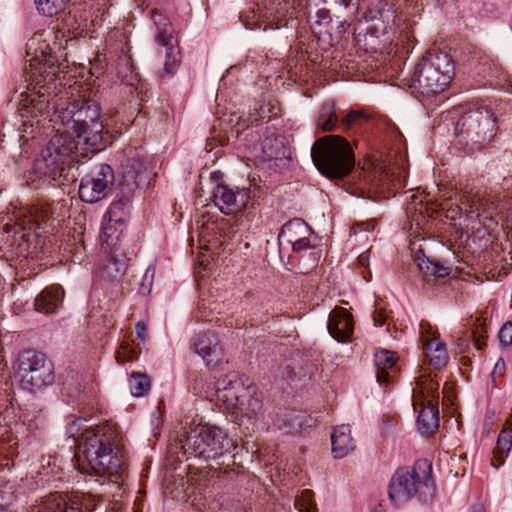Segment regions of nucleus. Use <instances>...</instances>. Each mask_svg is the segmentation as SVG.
I'll use <instances>...</instances> for the list:
<instances>
[{
    "label": "nucleus",
    "mask_w": 512,
    "mask_h": 512,
    "mask_svg": "<svg viewBox=\"0 0 512 512\" xmlns=\"http://www.w3.org/2000/svg\"><path fill=\"white\" fill-rule=\"evenodd\" d=\"M114 182V173L107 164H101L91 175L83 178L79 186V192L90 189L91 192H104Z\"/></svg>",
    "instance_id": "24"
},
{
    "label": "nucleus",
    "mask_w": 512,
    "mask_h": 512,
    "mask_svg": "<svg viewBox=\"0 0 512 512\" xmlns=\"http://www.w3.org/2000/svg\"><path fill=\"white\" fill-rule=\"evenodd\" d=\"M471 336H472L473 344L477 350H481L485 347L486 335H485V330H483L482 327H481V329L480 328L475 329L472 332Z\"/></svg>",
    "instance_id": "48"
},
{
    "label": "nucleus",
    "mask_w": 512,
    "mask_h": 512,
    "mask_svg": "<svg viewBox=\"0 0 512 512\" xmlns=\"http://www.w3.org/2000/svg\"><path fill=\"white\" fill-rule=\"evenodd\" d=\"M332 452L335 458H343L354 450V441L349 425L336 426L331 434Z\"/></svg>",
    "instance_id": "29"
},
{
    "label": "nucleus",
    "mask_w": 512,
    "mask_h": 512,
    "mask_svg": "<svg viewBox=\"0 0 512 512\" xmlns=\"http://www.w3.org/2000/svg\"><path fill=\"white\" fill-rule=\"evenodd\" d=\"M137 359V352L132 347L129 341H123L119 349L116 351V360L118 363L123 364Z\"/></svg>",
    "instance_id": "43"
},
{
    "label": "nucleus",
    "mask_w": 512,
    "mask_h": 512,
    "mask_svg": "<svg viewBox=\"0 0 512 512\" xmlns=\"http://www.w3.org/2000/svg\"><path fill=\"white\" fill-rule=\"evenodd\" d=\"M506 218H507V219H510V220L512 221V214H508V213H507V214H506Z\"/></svg>",
    "instance_id": "63"
},
{
    "label": "nucleus",
    "mask_w": 512,
    "mask_h": 512,
    "mask_svg": "<svg viewBox=\"0 0 512 512\" xmlns=\"http://www.w3.org/2000/svg\"><path fill=\"white\" fill-rule=\"evenodd\" d=\"M496 71H497L496 64L492 60L484 59V61L482 63H480L479 73H483L484 76L486 74H489V75L493 74Z\"/></svg>",
    "instance_id": "51"
},
{
    "label": "nucleus",
    "mask_w": 512,
    "mask_h": 512,
    "mask_svg": "<svg viewBox=\"0 0 512 512\" xmlns=\"http://www.w3.org/2000/svg\"><path fill=\"white\" fill-rule=\"evenodd\" d=\"M311 233L312 230L306 222L300 218H294L282 226L278 240L280 243L285 240L292 245L294 252L300 253L310 248L308 237Z\"/></svg>",
    "instance_id": "17"
},
{
    "label": "nucleus",
    "mask_w": 512,
    "mask_h": 512,
    "mask_svg": "<svg viewBox=\"0 0 512 512\" xmlns=\"http://www.w3.org/2000/svg\"><path fill=\"white\" fill-rule=\"evenodd\" d=\"M308 250V263H299V270L302 274H308L312 269H314L321 258V252L319 250H315L311 246Z\"/></svg>",
    "instance_id": "44"
},
{
    "label": "nucleus",
    "mask_w": 512,
    "mask_h": 512,
    "mask_svg": "<svg viewBox=\"0 0 512 512\" xmlns=\"http://www.w3.org/2000/svg\"><path fill=\"white\" fill-rule=\"evenodd\" d=\"M420 408L417 416V427L421 435L432 436L439 427V411L438 405L432 399L426 406H418Z\"/></svg>",
    "instance_id": "28"
},
{
    "label": "nucleus",
    "mask_w": 512,
    "mask_h": 512,
    "mask_svg": "<svg viewBox=\"0 0 512 512\" xmlns=\"http://www.w3.org/2000/svg\"><path fill=\"white\" fill-rule=\"evenodd\" d=\"M417 387L413 390V407L416 410L418 406H426L428 402L434 400L438 405L439 384L430 379L428 376L422 375L417 379Z\"/></svg>",
    "instance_id": "27"
},
{
    "label": "nucleus",
    "mask_w": 512,
    "mask_h": 512,
    "mask_svg": "<svg viewBox=\"0 0 512 512\" xmlns=\"http://www.w3.org/2000/svg\"><path fill=\"white\" fill-rule=\"evenodd\" d=\"M149 272H150V269H147L146 272H145V275H144V279L145 280L148 278Z\"/></svg>",
    "instance_id": "62"
},
{
    "label": "nucleus",
    "mask_w": 512,
    "mask_h": 512,
    "mask_svg": "<svg viewBox=\"0 0 512 512\" xmlns=\"http://www.w3.org/2000/svg\"><path fill=\"white\" fill-rule=\"evenodd\" d=\"M16 226L19 227V229L15 231V237H18L19 240L26 244L28 249L35 234L30 231L27 232L24 227H20V223H17Z\"/></svg>",
    "instance_id": "49"
},
{
    "label": "nucleus",
    "mask_w": 512,
    "mask_h": 512,
    "mask_svg": "<svg viewBox=\"0 0 512 512\" xmlns=\"http://www.w3.org/2000/svg\"><path fill=\"white\" fill-rule=\"evenodd\" d=\"M284 370H285V372H283V377H285L288 381L294 380V377H295L294 368H292L290 365H286Z\"/></svg>",
    "instance_id": "57"
},
{
    "label": "nucleus",
    "mask_w": 512,
    "mask_h": 512,
    "mask_svg": "<svg viewBox=\"0 0 512 512\" xmlns=\"http://www.w3.org/2000/svg\"><path fill=\"white\" fill-rule=\"evenodd\" d=\"M273 425L279 430H285L292 426L291 418L288 415L278 416L274 421Z\"/></svg>",
    "instance_id": "50"
},
{
    "label": "nucleus",
    "mask_w": 512,
    "mask_h": 512,
    "mask_svg": "<svg viewBox=\"0 0 512 512\" xmlns=\"http://www.w3.org/2000/svg\"><path fill=\"white\" fill-rule=\"evenodd\" d=\"M271 142V139L266 138L262 144L263 153L266 159H272L277 157V153L272 150Z\"/></svg>",
    "instance_id": "52"
},
{
    "label": "nucleus",
    "mask_w": 512,
    "mask_h": 512,
    "mask_svg": "<svg viewBox=\"0 0 512 512\" xmlns=\"http://www.w3.org/2000/svg\"><path fill=\"white\" fill-rule=\"evenodd\" d=\"M386 313L382 309H376L373 313V321L375 326H382L386 321Z\"/></svg>",
    "instance_id": "53"
},
{
    "label": "nucleus",
    "mask_w": 512,
    "mask_h": 512,
    "mask_svg": "<svg viewBox=\"0 0 512 512\" xmlns=\"http://www.w3.org/2000/svg\"><path fill=\"white\" fill-rule=\"evenodd\" d=\"M208 197L204 200V194H200L195 200L196 205L205 206V202L211 200L213 205L224 214H236L240 212L248 203L249 194H206ZM207 205H210L208 203Z\"/></svg>",
    "instance_id": "20"
},
{
    "label": "nucleus",
    "mask_w": 512,
    "mask_h": 512,
    "mask_svg": "<svg viewBox=\"0 0 512 512\" xmlns=\"http://www.w3.org/2000/svg\"><path fill=\"white\" fill-rule=\"evenodd\" d=\"M431 194H412L410 209L414 210V216L412 226L416 225L417 227L421 225L420 221H424L425 215L428 217H434V214L440 213L441 215L444 213L440 211V204L434 201L432 198H429Z\"/></svg>",
    "instance_id": "26"
},
{
    "label": "nucleus",
    "mask_w": 512,
    "mask_h": 512,
    "mask_svg": "<svg viewBox=\"0 0 512 512\" xmlns=\"http://www.w3.org/2000/svg\"><path fill=\"white\" fill-rule=\"evenodd\" d=\"M263 115H254L250 114L249 118H243L242 116L237 117V120L235 124L231 128V132L235 133L236 137L238 138L240 134L249 127L250 123L257 122L260 118H263Z\"/></svg>",
    "instance_id": "45"
},
{
    "label": "nucleus",
    "mask_w": 512,
    "mask_h": 512,
    "mask_svg": "<svg viewBox=\"0 0 512 512\" xmlns=\"http://www.w3.org/2000/svg\"><path fill=\"white\" fill-rule=\"evenodd\" d=\"M151 18L156 26L155 40L158 44L164 46L166 50L164 71L167 74H173L180 63V53L177 48V40L174 37V29L169 19L156 10L151 12Z\"/></svg>",
    "instance_id": "11"
},
{
    "label": "nucleus",
    "mask_w": 512,
    "mask_h": 512,
    "mask_svg": "<svg viewBox=\"0 0 512 512\" xmlns=\"http://www.w3.org/2000/svg\"><path fill=\"white\" fill-rule=\"evenodd\" d=\"M311 158L317 170L327 178H343L355 164L350 144L336 135L318 139L311 147Z\"/></svg>",
    "instance_id": "7"
},
{
    "label": "nucleus",
    "mask_w": 512,
    "mask_h": 512,
    "mask_svg": "<svg viewBox=\"0 0 512 512\" xmlns=\"http://www.w3.org/2000/svg\"><path fill=\"white\" fill-rule=\"evenodd\" d=\"M14 369L21 386L28 391L39 390L54 382L52 362L45 354L33 349L18 355Z\"/></svg>",
    "instance_id": "9"
},
{
    "label": "nucleus",
    "mask_w": 512,
    "mask_h": 512,
    "mask_svg": "<svg viewBox=\"0 0 512 512\" xmlns=\"http://www.w3.org/2000/svg\"><path fill=\"white\" fill-rule=\"evenodd\" d=\"M210 189L215 192H249L252 188L254 189H261L260 179H256L255 176H252L250 178V186L249 188L243 187L242 190L239 189L237 186H232L226 177V175L219 171L215 170L210 172L209 178H208Z\"/></svg>",
    "instance_id": "30"
},
{
    "label": "nucleus",
    "mask_w": 512,
    "mask_h": 512,
    "mask_svg": "<svg viewBox=\"0 0 512 512\" xmlns=\"http://www.w3.org/2000/svg\"><path fill=\"white\" fill-rule=\"evenodd\" d=\"M147 335V327L143 322H138L136 324V336L137 339L144 341Z\"/></svg>",
    "instance_id": "54"
},
{
    "label": "nucleus",
    "mask_w": 512,
    "mask_h": 512,
    "mask_svg": "<svg viewBox=\"0 0 512 512\" xmlns=\"http://www.w3.org/2000/svg\"><path fill=\"white\" fill-rule=\"evenodd\" d=\"M79 197L82 201L87 203H95L101 199L99 194H79Z\"/></svg>",
    "instance_id": "56"
},
{
    "label": "nucleus",
    "mask_w": 512,
    "mask_h": 512,
    "mask_svg": "<svg viewBox=\"0 0 512 512\" xmlns=\"http://www.w3.org/2000/svg\"><path fill=\"white\" fill-rule=\"evenodd\" d=\"M404 157L400 156L399 160L395 164L387 162V160H375L370 163L371 166V177L373 182L382 189L389 191L402 189L406 185L405 176L402 175V171L396 168V164L400 161L404 163Z\"/></svg>",
    "instance_id": "16"
},
{
    "label": "nucleus",
    "mask_w": 512,
    "mask_h": 512,
    "mask_svg": "<svg viewBox=\"0 0 512 512\" xmlns=\"http://www.w3.org/2000/svg\"><path fill=\"white\" fill-rule=\"evenodd\" d=\"M459 346H467V343H466V340L465 339H462V338H459Z\"/></svg>",
    "instance_id": "60"
},
{
    "label": "nucleus",
    "mask_w": 512,
    "mask_h": 512,
    "mask_svg": "<svg viewBox=\"0 0 512 512\" xmlns=\"http://www.w3.org/2000/svg\"><path fill=\"white\" fill-rule=\"evenodd\" d=\"M123 227L114 222H110L108 219L103 218L100 242L101 248L104 252L108 250H116V247H122L121 236L123 234Z\"/></svg>",
    "instance_id": "31"
},
{
    "label": "nucleus",
    "mask_w": 512,
    "mask_h": 512,
    "mask_svg": "<svg viewBox=\"0 0 512 512\" xmlns=\"http://www.w3.org/2000/svg\"><path fill=\"white\" fill-rule=\"evenodd\" d=\"M64 290L54 284L46 287L35 299V309L43 314L55 313L62 305Z\"/></svg>",
    "instance_id": "25"
},
{
    "label": "nucleus",
    "mask_w": 512,
    "mask_h": 512,
    "mask_svg": "<svg viewBox=\"0 0 512 512\" xmlns=\"http://www.w3.org/2000/svg\"><path fill=\"white\" fill-rule=\"evenodd\" d=\"M129 386L134 396H143L150 389V379L146 374L133 372L129 379Z\"/></svg>",
    "instance_id": "40"
},
{
    "label": "nucleus",
    "mask_w": 512,
    "mask_h": 512,
    "mask_svg": "<svg viewBox=\"0 0 512 512\" xmlns=\"http://www.w3.org/2000/svg\"><path fill=\"white\" fill-rule=\"evenodd\" d=\"M301 2L302 0H277V5L266 7L265 12L259 14L255 22L253 20L256 18V13L253 11V17L247 16L243 19L244 25L250 30L261 28V23H266L264 30L278 28L282 18L287 15L292 17L293 11L301 5Z\"/></svg>",
    "instance_id": "14"
},
{
    "label": "nucleus",
    "mask_w": 512,
    "mask_h": 512,
    "mask_svg": "<svg viewBox=\"0 0 512 512\" xmlns=\"http://www.w3.org/2000/svg\"><path fill=\"white\" fill-rule=\"evenodd\" d=\"M366 115L364 112L359 110H351L341 119V127L343 130H348L353 128L356 123L360 120L366 119Z\"/></svg>",
    "instance_id": "46"
},
{
    "label": "nucleus",
    "mask_w": 512,
    "mask_h": 512,
    "mask_svg": "<svg viewBox=\"0 0 512 512\" xmlns=\"http://www.w3.org/2000/svg\"><path fill=\"white\" fill-rule=\"evenodd\" d=\"M192 348L207 365H216L222 360L223 349L213 332H203L196 336Z\"/></svg>",
    "instance_id": "19"
},
{
    "label": "nucleus",
    "mask_w": 512,
    "mask_h": 512,
    "mask_svg": "<svg viewBox=\"0 0 512 512\" xmlns=\"http://www.w3.org/2000/svg\"><path fill=\"white\" fill-rule=\"evenodd\" d=\"M93 501L80 493L50 494L40 504L35 505L31 512H91Z\"/></svg>",
    "instance_id": "12"
},
{
    "label": "nucleus",
    "mask_w": 512,
    "mask_h": 512,
    "mask_svg": "<svg viewBox=\"0 0 512 512\" xmlns=\"http://www.w3.org/2000/svg\"><path fill=\"white\" fill-rule=\"evenodd\" d=\"M150 286H151V282H149L148 285H145L144 283H141V287H140L139 291L142 294L149 293L150 292Z\"/></svg>",
    "instance_id": "59"
},
{
    "label": "nucleus",
    "mask_w": 512,
    "mask_h": 512,
    "mask_svg": "<svg viewBox=\"0 0 512 512\" xmlns=\"http://www.w3.org/2000/svg\"><path fill=\"white\" fill-rule=\"evenodd\" d=\"M69 0H35L39 12L46 16L56 15L64 9Z\"/></svg>",
    "instance_id": "42"
},
{
    "label": "nucleus",
    "mask_w": 512,
    "mask_h": 512,
    "mask_svg": "<svg viewBox=\"0 0 512 512\" xmlns=\"http://www.w3.org/2000/svg\"><path fill=\"white\" fill-rule=\"evenodd\" d=\"M153 173L147 168L137 171L135 173H128L125 176V180L128 185V189L131 192L135 191H147L152 188Z\"/></svg>",
    "instance_id": "37"
},
{
    "label": "nucleus",
    "mask_w": 512,
    "mask_h": 512,
    "mask_svg": "<svg viewBox=\"0 0 512 512\" xmlns=\"http://www.w3.org/2000/svg\"><path fill=\"white\" fill-rule=\"evenodd\" d=\"M128 52V49L122 50L121 54L118 56L116 72L122 82L128 85H134V83L138 81V73L133 65L131 55Z\"/></svg>",
    "instance_id": "35"
},
{
    "label": "nucleus",
    "mask_w": 512,
    "mask_h": 512,
    "mask_svg": "<svg viewBox=\"0 0 512 512\" xmlns=\"http://www.w3.org/2000/svg\"><path fill=\"white\" fill-rule=\"evenodd\" d=\"M82 100H74L55 120L67 132L71 133L82 142L83 155L97 153L103 150L110 142L109 136L104 132V125L100 121L99 106L93 99H86L85 91H82Z\"/></svg>",
    "instance_id": "5"
},
{
    "label": "nucleus",
    "mask_w": 512,
    "mask_h": 512,
    "mask_svg": "<svg viewBox=\"0 0 512 512\" xmlns=\"http://www.w3.org/2000/svg\"><path fill=\"white\" fill-rule=\"evenodd\" d=\"M372 512H380V510H378V509H374Z\"/></svg>",
    "instance_id": "64"
},
{
    "label": "nucleus",
    "mask_w": 512,
    "mask_h": 512,
    "mask_svg": "<svg viewBox=\"0 0 512 512\" xmlns=\"http://www.w3.org/2000/svg\"><path fill=\"white\" fill-rule=\"evenodd\" d=\"M419 190V187H416V188H410L407 192H418Z\"/></svg>",
    "instance_id": "61"
},
{
    "label": "nucleus",
    "mask_w": 512,
    "mask_h": 512,
    "mask_svg": "<svg viewBox=\"0 0 512 512\" xmlns=\"http://www.w3.org/2000/svg\"><path fill=\"white\" fill-rule=\"evenodd\" d=\"M247 387L236 375H227L217 383L216 397L228 409L236 408L239 401L245 398Z\"/></svg>",
    "instance_id": "18"
},
{
    "label": "nucleus",
    "mask_w": 512,
    "mask_h": 512,
    "mask_svg": "<svg viewBox=\"0 0 512 512\" xmlns=\"http://www.w3.org/2000/svg\"><path fill=\"white\" fill-rule=\"evenodd\" d=\"M236 409L248 418H257L263 412V402L256 391H251L249 387H247L245 398L241 397Z\"/></svg>",
    "instance_id": "34"
},
{
    "label": "nucleus",
    "mask_w": 512,
    "mask_h": 512,
    "mask_svg": "<svg viewBox=\"0 0 512 512\" xmlns=\"http://www.w3.org/2000/svg\"><path fill=\"white\" fill-rule=\"evenodd\" d=\"M180 449L186 459L203 458L206 462L214 461L217 468L214 475L220 477L234 465L236 444L221 428L209 423L199 424L186 432L179 440Z\"/></svg>",
    "instance_id": "4"
},
{
    "label": "nucleus",
    "mask_w": 512,
    "mask_h": 512,
    "mask_svg": "<svg viewBox=\"0 0 512 512\" xmlns=\"http://www.w3.org/2000/svg\"><path fill=\"white\" fill-rule=\"evenodd\" d=\"M57 38L54 31H42L34 34L26 44V54L30 57L26 69L29 85L18 96L22 117L37 118L49 112V91L61 71L57 53L62 44L56 41Z\"/></svg>",
    "instance_id": "1"
},
{
    "label": "nucleus",
    "mask_w": 512,
    "mask_h": 512,
    "mask_svg": "<svg viewBox=\"0 0 512 512\" xmlns=\"http://www.w3.org/2000/svg\"><path fill=\"white\" fill-rule=\"evenodd\" d=\"M86 422L84 418L75 419L67 430L76 439L84 458L83 463L79 461L77 469L82 474L113 477L117 482L126 471L118 428L111 423L86 427Z\"/></svg>",
    "instance_id": "2"
},
{
    "label": "nucleus",
    "mask_w": 512,
    "mask_h": 512,
    "mask_svg": "<svg viewBox=\"0 0 512 512\" xmlns=\"http://www.w3.org/2000/svg\"><path fill=\"white\" fill-rule=\"evenodd\" d=\"M103 266L100 268L99 276L108 282H116L121 279L126 271L127 257L123 247H116V250H108Z\"/></svg>",
    "instance_id": "21"
},
{
    "label": "nucleus",
    "mask_w": 512,
    "mask_h": 512,
    "mask_svg": "<svg viewBox=\"0 0 512 512\" xmlns=\"http://www.w3.org/2000/svg\"><path fill=\"white\" fill-rule=\"evenodd\" d=\"M295 507L299 512H318L313 491L308 489L303 490L301 494L296 497Z\"/></svg>",
    "instance_id": "41"
},
{
    "label": "nucleus",
    "mask_w": 512,
    "mask_h": 512,
    "mask_svg": "<svg viewBox=\"0 0 512 512\" xmlns=\"http://www.w3.org/2000/svg\"><path fill=\"white\" fill-rule=\"evenodd\" d=\"M498 338L502 345L512 344V322H507L501 327Z\"/></svg>",
    "instance_id": "47"
},
{
    "label": "nucleus",
    "mask_w": 512,
    "mask_h": 512,
    "mask_svg": "<svg viewBox=\"0 0 512 512\" xmlns=\"http://www.w3.org/2000/svg\"><path fill=\"white\" fill-rule=\"evenodd\" d=\"M56 134L49 140L35 159L33 169L25 176L26 187L31 190L45 189L52 182L64 175L74 163L88 158L91 153L83 155L82 142L58 126Z\"/></svg>",
    "instance_id": "3"
},
{
    "label": "nucleus",
    "mask_w": 512,
    "mask_h": 512,
    "mask_svg": "<svg viewBox=\"0 0 512 512\" xmlns=\"http://www.w3.org/2000/svg\"><path fill=\"white\" fill-rule=\"evenodd\" d=\"M432 480V465L426 459H420L412 467L399 468L392 476L388 496L394 505L407 503L417 497L421 502H429L435 496Z\"/></svg>",
    "instance_id": "6"
},
{
    "label": "nucleus",
    "mask_w": 512,
    "mask_h": 512,
    "mask_svg": "<svg viewBox=\"0 0 512 512\" xmlns=\"http://www.w3.org/2000/svg\"><path fill=\"white\" fill-rule=\"evenodd\" d=\"M328 331L337 341L348 340L354 331L351 313L342 307L333 309L329 315Z\"/></svg>",
    "instance_id": "22"
},
{
    "label": "nucleus",
    "mask_w": 512,
    "mask_h": 512,
    "mask_svg": "<svg viewBox=\"0 0 512 512\" xmlns=\"http://www.w3.org/2000/svg\"><path fill=\"white\" fill-rule=\"evenodd\" d=\"M322 1L327 4H338L345 8H348L349 6L354 5V4L355 5L358 4L356 0H322Z\"/></svg>",
    "instance_id": "55"
},
{
    "label": "nucleus",
    "mask_w": 512,
    "mask_h": 512,
    "mask_svg": "<svg viewBox=\"0 0 512 512\" xmlns=\"http://www.w3.org/2000/svg\"><path fill=\"white\" fill-rule=\"evenodd\" d=\"M85 389L83 378L78 373H72L68 376L62 385V394L70 400L75 401L81 398Z\"/></svg>",
    "instance_id": "38"
},
{
    "label": "nucleus",
    "mask_w": 512,
    "mask_h": 512,
    "mask_svg": "<svg viewBox=\"0 0 512 512\" xmlns=\"http://www.w3.org/2000/svg\"><path fill=\"white\" fill-rule=\"evenodd\" d=\"M456 130L468 141L482 146L494 138L496 120L487 108H473L463 113L457 122Z\"/></svg>",
    "instance_id": "10"
},
{
    "label": "nucleus",
    "mask_w": 512,
    "mask_h": 512,
    "mask_svg": "<svg viewBox=\"0 0 512 512\" xmlns=\"http://www.w3.org/2000/svg\"><path fill=\"white\" fill-rule=\"evenodd\" d=\"M461 199L463 209L468 215L475 214L477 218L495 220L504 215L505 205L500 203L494 194H464Z\"/></svg>",
    "instance_id": "15"
},
{
    "label": "nucleus",
    "mask_w": 512,
    "mask_h": 512,
    "mask_svg": "<svg viewBox=\"0 0 512 512\" xmlns=\"http://www.w3.org/2000/svg\"><path fill=\"white\" fill-rule=\"evenodd\" d=\"M419 338L422 343L423 353L429 365L441 368L448 362L446 344L439 340V333L428 321L421 320Z\"/></svg>",
    "instance_id": "13"
},
{
    "label": "nucleus",
    "mask_w": 512,
    "mask_h": 512,
    "mask_svg": "<svg viewBox=\"0 0 512 512\" xmlns=\"http://www.w3.org/2000/svg\"><path fill=\"white\" fill-rule=\"evenodd\" d=\"M507 427H504L499 436L496 443V447L493 451V458L491 459V464L498 468L505 461V457L508 455L509 451L512 447V419L509 418L507 421Z\"/></svg>",
    "instance_id": "32"
},
{
    "label": "nucleus",
    "mask_w": 512,
    "mask_h": 512,
    "mask_svg": "<svg viewBox=\"0 0 512 512\" xmlns=\"http://www.w3.org/2000/svg\"><path fill=\"white\" fill-rule=\"evenodd\" d=\"M414 262L425 276L443 278L450 273V268L448 266L443 265L439 261L431 260L423 253L422 250L417 251Z\"/></svg>",
    "instance_id": "33"
},
{
    "label": "nucleus",
    "mask_w": 512,
    "mask_h": 512,
    "mask_svg": "<svg viewBox=\"0 0 512 512\" xmlns=\"http://www.w3.org/2000/svg\"><path fill=\"white\" fill-rule=\"evenodd\" d=\"M398 357L394 352L380 350L375 354L376 379L380 385H390L397 375Z\"/></svg>",
    "instance_id": "23"
},
{
    "label": "nucleus",
    "mask_w": 512,
    "mask_h": 512,
    "mask_svg": "<svg viewBox=\"0 0 512 512\" xmlns=\"http://www.w3.org/2000/svg\"><path fill=\"white\" fill-rule=\"evenodd\" d=\"M130 197L127 194H122L118 201H114L105 214V220L124 226L125 221L129 216L130 211Z\"/></svg>",
    "instance_id": "36"
},
{
    "label": "nucleus",
    "mask_w": 512,
    "mask_h": 512,
    "mask_svg": "<svg viewBox=\"0 0 512 512\" xmlns=\"http://www.w3.org/2000/svg\"><path fill=\"white\" fill-rule=\"evenodd\" d=\"M318 17L321 20H326L329 18V11L328 10H319L318 11Z\"/></svg>",
    "instance_id": "58"
},
{
    "label": "nucleus",
    "mask_w": 512,
    "mask_h": 512,
    "mask_svg": "<svg viewBox=\"0 0 512 512\" xmlns=\"http://www.w3.org/2000/svg\"><path fill=\"white\" fill-rule=\"evenodd\" d=\"M338 118L335 111L334 103L324 104L318 115L317 126L324 132L332 131L336 127Z\"/></svg>",
    "instance_id": "39"
},
{
    "label": "nucleus",
    "mask_w": 512,
    "mask_h": 512,
    "mask_svg": "<svg viewBox=\"0 0 512 512\" xmlns=\"http://www.w3.org/2000/svg\"><path fill=\"white\" fill-rule=\"evenodd\" d=\"M454 75V64L448 54L427 53L416 66L412 87L426 96L444 90Z\"/></svg>",
    "instance_id": "8"
}]
</instances>
